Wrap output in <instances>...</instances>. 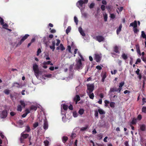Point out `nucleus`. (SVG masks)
Instances as JSON below:
<instances>
[{"instance_id": "obj_1", "label": "nucleus", "mask_w": 146, "mask_h": 146, "mask_svg": "<svg viewBox=\"0 0 146 146\" xmlns=\"http://www.w3.org/2000/svg\"><path fill=\"white\" fill-rule=\"evenodd\" d=\"M33 69L35 76L37 78L38 77L40 73V71H39L38 66L36 63L33 64Z\"/></svg>"}, {"instance_id": "obj_2", "label": "nucleus", "mask_w": 146, "mask_h": 146, "mask_svg": "<svg viewBox=\"0 0 146 146\" xmlns=\"http://www.w3.org/2000/svg\"><path fill=\"white\" fill-rule=\"evenodd\" d=\"M76 68L77 70H79L82 69V62L81 60L80 59L76 60Z\"/></svg>"}, {"instance_id": "obj_3", "label": "nucleus", "mask_w": 146, "mask_h": 146, "mask_svg": "<svg viewBox=\"0 0 146 146\" xmlns=\"http://www.w3.org/2000/svg\"><path fill=\"white\" fill-rule=\"evenodd\" d=\"M87 93H91L94 90V85L93 84L90 85H87Z\"/></svg>"}, {"instance_id": "obj_4", "label": "nucleus", "mask_w": 146, "mask_h": 146, "mask_svg": "<svg viewBox=\"0 0 146 146\" xmlns=\"http://www.w3.org/2000/svg\"><path fill=\"white\" fill-rule=\"evenodd\" d=\"M25 132H23L21 134V138L20 141L21 143H23L24 139H26L29 136V134H28L25 133Z\"/></svg>"}, {"instance_id": "obj_5", "label": "nucleus", "mask_w": 146, "mask_h": 146, "mask_svg": "<svg viewBox=\"0 0 146 146\" xmlns=\"http://www.w3.org/2000/svg\"><path fill=\"white\" fill-rule=\"evenodd\" d=\"M88 0H80L76 3V5L79 7H82L83 4H86L88 3Z\"/></svg>"}, {"instance_id": "obj_6", "label": "nucleus", "mask_w": 146, "mask_h": 146, "mask_svg": "<svg viewBox=\"0 0 146 146\" xmlns=\"http://www.w3.org/2000/svg\"><path fill=\"white\" fill-rule=\"evenodd\" d=\"M29 36V35L28 34H26L25 35L23 36L20 42H18L17 46H19L26 39L28 36Z\"/></svg>"}, {"instance_id": "obj_7", "label": "nucleus", "mask_w": 146, "mask_h": 146, "mask_svg": "<svg viewBox=\"0 0 146 146\" xmlns=\"http://www.w3.org/2000/svg\"><path fill=\"white\" fill-rule=\"evenodd\" d=\"M94 38L99 42L103 41L105 40L104 37L101 35L96 36Z\"/></svg>"}, {"instance_id": "obj_8", "label": "nucleus", "mask_w": 146, "mask_h": 146, "mask_svg": "<svg viewBox=\"0 0 146 146\" xmlns=\"http://www.w3.org/2000/svg\"><path fill=\"white\" fill-rule=\"evenodd\" d=\"M7 111L6 110H3L1 114V118H5L7 116Z\"/></svg>"}, {"instance_id": "obj_9", "label": "nucleus", "mask_w": 146, "mask_h": 146, "mask_svg": "<svg viewBox=\"0 0 146 146\" xmlns=\"http://www.w3.org/2000/svg\"><path fill=\"white\" fill-rule=\"evenodd\" d=\"M43 127L45 130H46L48 129V125L47 121L46 119H45L44 120Z\"/></svg>"}, {"instance_id": "obj_10", "label": "nucleus", "mask_w": 146, "mask_h": 146, "mask_svg": "<svg viewBox=\"0 0 146 146\" xmlns=\"http://www.w3.org/2000/svg\"><path fill=\"white\" fill-rule=\"evenodd\" d=\"M101 57L98 54H95V59L96 62H100Z\"/></svg>"}, {"instance_id": "obj_11", "label": "nucleus", "mask_w": 146, "mask_h": 146, "mask_svg": "<svg viewBox=\"0 0 146 146\" xmlns=\"http://www.w3.org/2000/svg\"><path fill=\"white\" fill-rule=\"evenodd\" d=\"M78 30L81 35L83 36H85V34L82 28L81 27H80L78 28Z\"/></svg>"}, {"instance_id": "obj_12", "label": "nucleus", "mask_w": 146, "mask_h": 146, "mask_svg": "<svg viewBox=\"0 0 146 146\" xmlns=\"http://www.w3.org/2000/svg\"><path fill=\"white\" fill-rule=\"evenodd\" d=\"M131 26L133 27V28H137V21H135L134 22L130 23V26Z\"/></svg>"}, {"instance_id": "obj_13", "label": "nucleus", "mask_w": 146, "mask_h": 146, "mask_svg": "<svg viewBox=\"0 0 146 146\" xmlns=\"http://www.w3.org/2000/svg\"><path fill=\"white\" fill-rule=\"evenodd\" d=\"M52 45L50 46V48L53 51L55 49V42L54 41L52 42Z\"/></svg>"}, {"instance_id": "obj_14", "label": "nucleus", "mask_w": 146, "mask_h": 146, "mask_svg": "<svg viewBox=\"0 0 146 146\" xmlns=\"http://www.w3.org/2000/svg\"><path fill=\"white\" fill-rule=\"evenodd\" d=\"M136 48L137 50V51L138 54L140 56L141 55V54L140 49V47L138 44L136 45Z\"/></svg>"}, {"instance_id": "obj_15", "label": "nucleus", "mask_w": 146, "mask_h": 146, "mask_svg": "<svg viewBox=\"0 0 146 146\" xmlns=\"http://www.w3.org/2000/svg\"><path fill=\"white\" fill-rule=\"evenodd\" d=\"M114 92H117V89L116 87L110 88L109 92L110 93H111Z\"/></svg>"}, {"instance_id": "obj_16", "label": "nucleus", "mask_w": 146, "mask_h": 146, "mask_svg": "<svg viewBox=\"0 0 146 146\" xmlns=\"http://www.w3.org/2000/svg\"><path fill=\"white\" fill-rule=\"evenodd\" d=\"M102 82H104V80L106 77V72H104L102 75Z\"/></svg>"}, {"instance_id": "obj_17", "label": "nucleus", "mask_w": 146, "mask_h": 146, "mask_svg": "<svg viewBox=\"0 0 146 146\" xmlns=\"http://www.w3.org/2000/svg\"><path fill=\"white\" fill-rule=\"evenodd\" d=\"M140 130L142 131H144L146 130V126L144 124L140 125Z\"/></svg>"}, {"instance_id": "obj_18", "label": "nucleus", "mask_w": 146, "mask_h": 146, "mask_svg": "<svg viewBox=\"0 0 146 146\" xmlns=\"http://www.w3.org/2000/svg\"><path fill=\"white\" fill-rule=\"evenodd\" d=\"M62 141L63 143H65L68 140V138L66 136H63L62 138Z\"/></svg>"}, {"instance_id": "obj_19", "label": "nucleus", "mask_w": 146, "mask_h": 146, "mask_svg": "<svg viewBox=\"0 0 146 146\" xmlns=\"http://www.w3.org/2000/svg\"><path fill=\"white\" fill-rule=\"evenodd\" d=\"M80 99L79 96L78 95H77L74 98V101H79L80 100Z\"/></svg>"}, {"instance_id": "obj_20", "label": "nucleus", "mask_w": 146, "mask_h": 146, "mask_svg": "<svg viewBox=\"0 0 146 146\" xmlns=\"http://www.w3.org/2000/svg\"><path fill=\"white\" fill-rule=\"evenodd\" d=\"M122 27V25L121 24H120L116 31L117 34V35H118L119 34L120 32L121 31Z\"/></svg>"}, {"instance_id": "obj_21", "label": "nucleus", "mask_w": 146, "mask_h": 146, "mask_svg": "<svg viewBox=\"0 0 146 146\" xmlns=\"http://www.w3.org/2000/svg\"><path fill=\"white\" fill-rule=\"evenodd\" d=\"M31 131L30 127L29 126H27L26 127V128L25 130L23 131L24 132H29Z\"/></svg>"}, {"instance_id": "obj_22", "label": "nucleus", "mask_w": 146, "mask_h": 146, "mask_svg": "<svg viewBox=\"0 0 146 146\" xmlns=\"http://www.w3.org/2000/svg\"><path fill=\"white\" fill-rule=\"evenodd\" d=\"M84 110L82 108L80 109L78 111V113L80 115H82L84 114Z\"/></svg>"}, {"instance_id": "obj_23", "label": "nucleus", "mask_w": 146, "mask_h": 146, "mask_svg": "<svg viewBox=\"0 0 146 146\" xmlns=\"http://www.w3.org/2000/svg\"><path fill=\"white\" fill-rule=\"evenodd\" d=\"M89 96L90 98L92 99H93L94 97V94L92 92L91 93H87Z\"/></svg>"}, {"instance_id": "obj_24", "label": "nucleus", "mask_w": 146, "mask_h": 146, "mask_svg": "<svg viewBox=\"0 0 146 146\" xmlns=\"http://www.w3.org/2000/svg\"><path fill=\"white\" fill-rule=\"evenodd\" d=\"M141 37L143 38H145L146 40V35L145 34V32L143 31H141Z\"/></svg>"}, {"instance_id": "obj_25", "label": "nucleus", "mask_w": 146, "mask_h": 146, "mask_svg": "<svg viewBox=\"0 0 146 146\" xmlns=\"http://www.w3.org/2000/svg\"><path fill=\"white\" fill-rule=\"evenodd\" d=\"M121 57L123 58V59L125 60L127 59L128 58L127 55L125 54V53H123L121 55Z\"/></svg>"}, {"instance_id": "obj_26", "label": "nucleus", "mask_w": 146, "mask_h": 146, "mask_svg": "<svg viewBox=\"0 0 146 146\" xmlns=\"http://www.w3.org/2000/svg\"><path fill=\"white\" fill-rule=\"evenodd\" d=\"M30 110H33L34 111H36L37 109V108L36 106L32 105L30 107Z\"/></svg>"}, {"instance_id": "obj_27", "label": "nucleus", "mask_w": 146, "mask_h": 146, "mask_svg": "<svg viewBox=\"0 0 146 146\" xmlns=\"http://www.w3.org/2000/svg\"><path fill=\"white\" fill-rule=\"evenodd\" d=\"M88 128V125H86L84 127H82L80 129V130L82 131H85Z\"/></svg>"}, {"instance_id": "obj_28", "label": "nucleus", "mask_w": 146, "mask_h": 146, "mask_svg": "<svg viewBox=\"0 0 146 146\" xmlns=\"http://www.w3.org/2000/svg\"><path fill=\"white\" fill-rule=\"evenodd\" d=\"M98 112L100 114H105V112L102 110L101 109H98Z\"/></svg>"}, {"instance_id": "obj_29", "label": "nucleus", "mask_w": 146, "mask_h": 146, "mask_svg": "<svg viewBox=\"0 0 146 146\" xmlns=\"http://www.w3.org/2000/svg\"><path fill=\"white\" fill-rule=\"evenodd\" d=\"M114 51L116 53H119L118 51V48L117 46H115L114 48Z\"/></svg>"}, {"instance_id": "obj_30", "label": "nucleus", "mask_w": 146, "mask_h": 146, "mask_svg": "<svg viewBox=\"0 0 146 146\" xmlns=\"http://www.w3.org/2000/svg\"><path fill=\"white\" fill-rule=\"evenodd\" d=\"M10 92V91L8 89H5L3 91L4 93L6 94L7 95H9V94Z\"/></svg>"}, {"instance_id": "obj_31", "label": "nucleus", "mask_w": 146, "mask_h": 146, "mask_svg": "<svg viewBox=\"0 0 146 146\" xmlns=\"http://www.w3.org/2000/svg\"><path fill=\"white\" fill-rule=\"evenodd\" d=\"M71 30V27L70 26H69L68 27L67 29L66 30V33L68 34V33L70 32Z\"/></svg>"}, {"instance_id": "obj_32", "label": "nucleus", "mask_w": 146, "mask_h": 146, "mask_svg": "<svg viewBox=\"0 0 146 146\" xmlns=\"http://www.w3.org/2000/svg\"><path fill=\"white\" fill-rule=\"evenodd\" d=\"M20 103L21 105L22 106L23 108H24L26 104L24 101L21 100L20 101Z\"/></svg>"}, {"instance_id": "obj_33", "label": "nucleus", "mask_w": 146, "mask_h": 146, "mask_svg": "<svg viewBox=\"0 0 146 146\" xmlns=\"http://www.w3.org/2000/svg\"><path fill=\"white\" fill-rule=\"evenodd\" d=\"M19 83L17 82H15L13 83V86H15L17 88H19Z\"/></svg>"}, {"instance_id": "obj_34", "label": "nucleus", "mask_w": 146, "mask_h": 146, "mask_svg": "<svg viewBox=\"0 0 146 146\" xmlns=\"http://www.w3.org/2000/svg\"><path fill=\"white\" fill-rule=\"evenodd\" d=\"M115 103L113 102H111L110 103V106L112 108H114L115 107Z\"/></svg>"}, {"instance_id": "obj_35", "label": "nucleus", "mask_w": 146, "mask_h": 146, "mask_svg": "<svg viewBox=\"0 0 146 146\" xmlns=\"http://www.w3.org/2000/svg\"><path fill=\"white\" fill-rule=\"evenodd\" d=\"M136 119L135 118H133L131 121V123L132 124L134 125L136 124Z\"/></svg>"}, {"instance_id": "obj_36", "label": "nucleus", "mask_w": 146, "mask_h": 146, "mask_svg": "<svg viewBox=\"0 0 146 146\" xmlns=\"http://www.w3.org/2000/svg\"><path fill=\"white\" fill-rule=\"evenodd\" d=\"M60 49L61 51H63L65 49V48L63 46V45L62 44H60Z\"/></svg>"}, {"instance_id": "obj_37", "label": "nucleus", "mask_w": 146, "mask_h": 146, "mask_svg": "<svg viewBox=\"0 0 146 146\" xmlns=\"http://www.w3.org/2000/svg\"><path fill=\"white\" fill-rule=\"evenodd\" d=\"M62 107L65 110H66L68 109V106L67 105L64 104L62 105Z\"/></svg>"}, {"instance_id": "obj_38", "label": "nucleus", "mask_w": 146, "mask_h": 146, "mask_svg": "<svg viewBox=\"0 0 146 146\" xmlns=\"http://www.w3.org/2000/svg\"><path fill=\"white\" fill-rule=\"evenodd\" d=\"M97 136L98 137V139L99 140L101 139L102 138L103 135L102 133L98 134Z\"/></svg>"}, {"instance_id": "obj_39", "label": "nucleus", "mask_w": 146, "mask_h": 146, "mask_svg": "<svg viewBox=\"0 0 146 146\" xmlns=\"http://www.w3.org/2000/svg\"><path fill=\"white\" fill-rule=\"evenodd\" d=\"M74 22L76 24V25H78V20L77 18V17L76 16H74Z\"/></svg>"}, {"instance_id": "obj_40", "label": "nucleus", "mask_w": 146, "mask_h": 146, "mask_svg": "<svg viewBox=\"0 0 146 146\" xmlns=\"http://www.w3.org/2000/svg\"><path fill=\"white\" fill-rule=\"evenodd\" d=\"M17 111H21L22 110V108L21 106V105H19L17 106Z\"/></svg>"}, {"instance_id": "obj_41", "label": "nucleus", "mask_w": 146, "mask_h": 146, "mask_svg": "<svg viewBox=\"0 0 146 146\" xmlns=\"http://www.w3.org/2000/svg\"><path fill=\"white\" fill-rule=\"evenodd\" d=\"M142 111L144 113H146V106H143L142 108Z\"/></svg>"}, {"instance_id": "obj_42", "label": "nucleus", "mask_w": 146, "mask_h": 146, "mask_svg": "<svg viewBox=\"0 0 146 146\" xmlns=\"http://www.w3.org/2000/svg\"><path fill=\"white\" fill-rule=\"evenodd\" d=\"M0 23L1 25H3L4 23L3 19L1 17H0Z\"/></svg>"}, {"instance_id": "obj_43", "label": "nucleus", "mask_w": 146, "mask_h": 146, "mask_svg": "<svg viewBox=\"0 0 146 146\" xmlns=\"http://www.w3.org/2000/svg\"><path fill=\"white\" fill-rule=\"evenodd\" d=\"M38 125V122H36L34 123L33 124V127L34 128H36Z\"/></svg>"}, {"instance_id": "obj_44", "label": "nucleus", "mask_w": 146, "mask_h": 146, "mask_svg": "<svg viewBox=\"0 0 146 146\" xmlns=\"http://www.w3.org/2000/svg\"><path fill=\"white\" fill-rule=\"evenodd\" d=\"M104 103L105 104V106L106 107H107L108 106V104H109L110 102L107 100H105L104 101Z\"/></svg>"}, {"instance_id": "obj_45", "label": "nucleus", "mask_w": 146, "mask_h": 146, "mask_svg": "<svg viewBox=\"0 0 146 146\" xmlns=\"http://www.w3.org/2000/svg\"><path fill=\"white\" fill-rule=\"evenodd\" d=\"M41 49L40 48H38V49L36 55L37 56H38L39 55L40 53H41Z\"/></svg>"}, {"instance_id": "obj_46", "label": "nucleus", "mask_w": 146, "mask_h": 146, "mask_svg": "<svg viewBox=\"0 0 146 146\" xmlns=\"http://www.w3.org/2000/svg\"><path fill=\"white\" fill-rule=\"evenodd\" d=\"M0 136H1V138L2 139H4V138L5 139H7L5 137L4 135L3 134V133L2 132H0Z\"/></svg>"}, {"instance_id": "obj_47", "label": "nucleus", "mask_w": 146, "mask_h": 146, "mask_svg": "<svg viewBox=\"0 0 146 146\" xmlns=\"http://www.w3.org/2000/svg\"><path fill=\"white\" fill-rule=\"evenodd\" d=\"M125 83L124 82H121L119 84V87H122L124 84Z\"/></svg>"}, {"instance_id": "obj_48", "label": "nucleus", "mask_w": 146, "mask_h": 146, "mask_svg": "<svg viewBox=\"0 0 146 146\" xmlns=\"http://www.w3.org/2000/svg\"><path fill=\"white\" fill-rule=\"evenodd\" d=\"M49 142L47 140H45L44 141L45 146H48L49 144Z\"/></svg>"}, {"instance_id": "obj_49", "label": "nucleus", "mask_w": 146, "mask_h": 146, "mask_svg": "<svg viewBox=\"0 0 146 146\" xmlns=\"http://www.w3.org/2000/svg\"><path fill=\"white\" fill-rule=\"evenodd\" d=\"M95 5V4L94 3H92L90 4L89 7L90 9H92L93 8Z\"/></svg>"}, {"instance_id": "obj_50", "label": "nucleus", "mask_w": 146, "mask_h": 146, "mask_svg": "<svg viewBox=\"0 0 146 146\" xmlns=\"http://www.w3.org/2000/svg\"><path fill=\"white\" fill-rule=\"evenodd\" d=\"M2 25H3V28L5 29H7V28L8 27V25L6 23H4Z\"/></svg>"}, {"instance_id": "obj_51", "label": "nucleus", "mask_w": 146, "mask_h": 146, "mask_svg": "<svg viewBox=\"0 0 146 146\" xmlns=\"http://www.w3.org/2000/svg\"><path fill=\"white\" fill-rule=\"evenodd\" d=\"M104 21H106L107 20L108 15L107 14H105L104 16Z\"/></svg>"}, {"instance_id": "obj_52", "label": "nucleus", "mask_w": 146, "mask_h": 146, "mask_svg": "<svg viewBox=\"0 0 146 146\" xmlns=\"http://www.w3.org/2000/svg\"><path fill=\"white\" fill-rule=\"evenodd\" d=\"M51 63V61H48L46 62H45L43 63V64L44 65H46V64H50V63Z\"/></svg>"}, {"instance_id": "obj_53", "label": "nucleus", "mask_w": 146, "mask_h": 146, "mask_svg": "<svg viewBox=\"0 0 146 146\" xmlns=\"http://www.w3.org/2000/svg\"><path fill=\"white\" fill-rule=\"evenodd\" d=\"M67 50H68V51L70 53H72L71 52V47L70 46L68 45V46L67 49Z\"/></svg>"}, {"instance_id": "obj_54", "label": "nucleus", "mask_w": 146, "mask_h": 146, "mask_svg": "<svg viewBox=\"0 0 146 146\" xmlns=\"http://www.w3.org/2000/svg\"><path fill=\"white\" fill-rule=\"evenodd\" d=\"M98 111H95V116L96 117H98Z\"/></svg>"}, {"instance_id": "obj_55", "label": "nucleus", "mask_w": 146, "mask_h": 146, "mask_svg": "<svg viewBox=\"0 0 146 146\" xmlns=\"http://www.w3.org/2000/svg\"><path fill=\"white\" fill-rule=\"evenodd\" d=\"M101 8L102 11H104L105 9V6L104 5H102L101 7Z\"/></svg>"}, {"instance_id": "obj_56", "label": "nucleus", "mask_w": 146, "mask_h": 146, "mask_svg": "<svg viewBox=\"0 0 146 146\" xmlns=\"http://www.w3.org/2000/svg\"><path fill=\"white\" fill-rule=\"evenodd\" d=\"M110 17L112 19H114L115 17V15L114 14H110Z\"/></svg>"}, {"instance_id": "obj_57", "label": "nucleus", "mask_w": 146, "mask_h": 146, "mask_svg": "<svg viewBox=\"0 0 146 146\" xmlns=\"http://www.w3.org/2000/svg\"><path fill=\"white\" fill-rule=\"evenodd\" d=\"M73 115L74 117H76L78 116V114L76 112H74L73 113Z\"/></svg>"}, {"instance_id": "obj_58", "label": "nucleus", "mask_w": 146, "mask_h": 146, "mask_svg": "<svg viewBox=\"0 0 146 146\" xmlns=\"http://www.w3.org/2000/svg\"><path fill=\"white\" fill-rule=\"evenodd\" d=\"M51 76L52 75L51 74L44 75V77L46 78H50L51 77Z\"/></svg>"}, {"instance_id": "obj_59", "label": "nucleus", "mask_w": 146, "mask_h": 146, "mask_svg": "<svg viewBox=\"0 0 146 146\" xmlns=\"http://www.w3.org/2000/svg\"><path fill=\"white\" fill-rule=\"evenodd\" d=\"M139 30L136 28H133V31L135 33H137Z\"/></svg>"}, {"instance_id": "obj_60", "label": "nucleus", "mask_w": 146, "mask_h": 146, "mask_svg": "<svg viewBox=\"0 0 146 146\" xmlns=\"http://www.w3.org/2000/svg\"><path fill=\"white\" fill-rule=\"evenodd\" d=\"M49 29L50 30H50V33H55L56 32V30L54 29H52L51 30V28H50Z\"/></svg>"}, {"instance_id": "obj_61", "label": "nucleus", "mask_w": 146, "mask_h": 146, "mask_svg": "<svg viewBox=\"0 0 146 146\" xmlns=\"http://www.w3.org/2000/svg\"><path fill=\"white\" fill-rule=\"evenodd\" d=\"M141 62V59L139 58H138L137 59L136 62L135 63V64H137L138 63H140Z\"/></svg>"}, {"instance_id": "obj_62", "label": "nucleus", "mask_w": 146, "mask_h": 146, "mask_svg": "<svg viewBox=\"0 0 146 146\" xmlns=\"http://www.w3.org/2000/svg\"><path fill=\"white\" fill-rule=\"evenodd\" d=\"M56 40L57 41V42L56 43V46H58L59 45V44L60 43V40L58 39H57Z\"/></svg>"}, {"instance_id": "obj_63", "label": "nucleus", "mask_w": 146, "mask_h": 146, "mask_svg": "<svg viewBox=\"0 0 146 146\" xmlns=\"http://www.w3.org/2000/svg\"><path fill=\"white\" fill-rule=\"evenodd\" d=\"M76 134L74 133H72L71 136V137L72 138V139L76 137Z\"/></svg>"}, {"instance_id": "obj_64", "label": "nucleus", "mask_w": 146, "mask_h": 146, "mask_svg": "<svg viewBox=\"0 0 146 146\" xmlns=\"http://www.w3.org/2000/svg\"><path fill=\"white\" fill-rule=\"evenodd\" d=\"M141 58L142 59L143 61L146 63V58H144L143 56H142L141 57Z\"/></svg>"}]
</instances>
